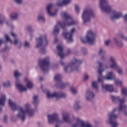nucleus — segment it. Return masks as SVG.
<instances>
[{
    "instance_id": "obj_36",
    "label": "nucleus",
    "mask_w": 127,
    "mask_h": 127,
    "mask_svg": "<svg viewBox=\"0 0 127 127\" xmlns=\"http://www.w3.org/2000/svg\"><path fill=\"white\" fill-rule=\"evenodd\" d=\"M10 81L8 80L6 82H3V86H4V87H9V86H10Z\"/></svg>"
},
{
    "instance_id": "obj_46",
    "label": "nucleus",
    "mask_w": 127,
    "mask_h": 127,
    "mask_svg": "<svg viewBox=\"0 0 127 127\" xmlns=\"http://www.w3.org/2000/svg\"><path fill=\"white\" fill-rule=\"evenodd\" d=\"M43 77H41L40 78H39V80L40 81H43Z\"/></svg>"
},
{
    "instance_id": "obj_31",
    "label": "nucleus",
    "mask_w": 127,
    "mask_h": 127,
    "mask_svg": "<svg viewBox=\"0 0 127 127\" xmlns=\"http://www.w3.org/2000/svg\"><path fill=\"white\" fill-rule=\"evenodd\" d=\"M115 84H116V85L117 86H123L124 82H123V81L121 80L120 79H116L115 80Z\"/></svg>"
},
{
    "instance_id": "obj_4",
    "label": "nucleus",
    "mask_w": 127,
    "mask_h": 127,
    "mask_svg": "<svg viewBox=\"0 0 127 127\" xmlns=\"http://www.w3.org/2000/svg\"><path fill=\"white\" fill-rule=\"evenodd\" d=\"M63 120L59 119V115L57 113L47 116L48 121L49 124L56 123V127H59L64 122L70 123V114L69 112L64 111L62 114Z\"/></svg>"
},
{
    "instance_id": "obj_18",
    "label": "nucleus",
    "mask_w": 127,
    "mask_h": 127,
    "mask_svg": "<svg viewBox=\"0 0 127 127\" xmlns=\"http://www.w3.org/2000/svg\"><path fill=\"white\" fill-rule=\"evenodd\" d=\"M62 79V76L59 74H57L54 77L55 81L59 82V86L61 87V89H64L65 87H67V86L69 85V83H63V82H61Z\"/></svg>"
},
{
    "instance_id": "obj_29",
    "label": "nucleus",
    "mask_w": 127,
    "mask_h": 127,
    "mask_svg": "<svg viewBox=\"0 0 127 127\" xmlns=\"http://www.w3.org/2000/svg\"><path fill=\"white\" fill-rule=\"evenodd\" d=\"M38 20L40 21H45V17L43 13H40L38 15Z\"/></svg>"
},
{
    "instance_id": "obj_14",
    "label": "nucleus",
    "mask_w": 127,
    "mask_h": 127,
    "mask_svg": "<svg viewBox=\"0 0 127 127\" xmlns=\"http://www.w3.org/2000/svg\"><path fill=\"white\" fill-rule=\"evenodd\" d=\"M0 24L1 25L5 24V25L8 26V27H14L12 24V20H7L5 17H4V15L1 13H0Z\"/></svg>"
},
{
    "instance_id": "obj_43",
    "label": "nucleus",
    "mask_w": 127,
    "mask_h": 127,
    "mask_svg": "<svg viewBox=\"0 0 127 127\" xmlns=\"http://www.w3.org/2000/svg\"><path fill=\"white\" fill-rule=\"evenodd\" d=\"M111 43V40H108L105 42V45H109V44Z\"/></svg>"
},
{
    "instance_id": "obj_12",
    "label": "nucleus",
    "mask_w": 127,
    "mask_h": 127,
    "mask_svg": "<svg viewBox=\"0 0 127 127\" xmlns=\"http://www.w3.org/2000/svg\"><path fill=\"white\" fill-rule=\"evenodd\" d=\"M39 65L40 66L44 72L48 71L50 68V65L49 64V57H47L44 60L39 61Z\"/></svg>"
},
{
    "instance_id": "obj_11",
    "label": "nucleus",
    "mask_w": 127,
    "mask_h": 127,
    "mask_svg": "<svg viewBox=\"0 0 127 127\" xmlns=\"http://www.w3.org/2000/svg\"><path fill=\"white\" fill-rule=\"evenodd\" d=\"M108 64L109 65L110 68L116 69L119 75H123L124 73L123 69L118 65V63H117L116 61V59H115L114 57H110L109 60L108 62Z\"/></svg>"
},
{
    "instance_id": "obj_16",
    "label": "nucleus",
    "mask_w": 127,
    "mask_h": 127,
    "mask_svg": "<svg viewBox=\"0 0 127 127\" xmlns=\"http://www.w3.org/2000/svg\"><path fill=\"white\" fill-rule=\"evenodd\" d=\"M11 35H12V37L14 38V41L10 39L9 36L7 34H5V39H6V41H8L10 42V43H13L15 45H20L21 43L18 39L16 38V35L14 32H11Z\"/></svg>"
},
{
    "instance_id": "obj_22",
    "label": "nucleus",
    "mask_w": 127,
    "mask_h": 127,
    "mask_svg": "<svg viewBox=\"0 0 127 127\" xmlns=\"http://www.w3.org/2000/svg\"><path fill=\"white\" fill-rule=\"evenodd\" d=\"M57 48L58 50V55H59L61 59H62L63 58H64V57H65L66 55L64 54V53H63V46L59 45L57 47Z\"/></svg>"
},
{
    "instance_id": "obj_23",
    "label": "nucleus",
    "mask_w": 127,
    "mask_h": 127,
    "mask_svg": "<svg viewBox=\"0 0 127 127\" xmlns=\"http://www.w3.org/2000/svg\"><path fill=\"white\" fill-rule=\"evenodd\" d=\"M95 98V94L91 90H88L86 94V99L88 101H92Z\"/></svg>"
},
{
    "instance_id": "obj_39",
    "label": "nucleus",
    "mask_w": 127,
    "mask_h": 127,
    "mask_svg": "<svg viewBox=\"0 0 127 127\" xmlns=\"http://www.w3.org/2000/svg\"><path fill=\"white\" fill-rule=\"evenodd\" d=\"M89 76L87 74H84L83 76V79L84 81H87V80H89Z\"/></svg>"
},
{
    "instance_id": "obj_26",
    "label": "nucleus",
    "mask_w": 127,
    "mask_h": 127,
    "mask_svg": "<svg viewBox=\"0 0 127 127\" xmlns=\"http://www.w3.org/2000/svg\"><path fill=\"white\" fill-rule=\"evenodd\" d=\"M25 81L27 83V87L29 88V89H31V88H33V83L32 81H30L28 78L26 77L25 78Z\"/></svg>"
},
{
    "instance_id": "obj_2",
    "label": "nucleus",
    "mask_w": 127,
    "mask_h": 127,
    "mask_svg": "<svg viewBox=\"0 0 127 127\" xmlns=\"http://www.w3.org/2000/svg\"><path fill=\"white\" fill-rule=\"evenodd\" d=\"M8 105L13 111L18 110V114L16 115L18 119H20L23 122L26 119V115H28V117H33L35 113L34 110L31 109V105L30 103H26L23 105L24 109L22 107H18L15 104V102L12 101L11 99H8Z\"/></svg>"
},
{
    "instance_id": "obj_3",
    "label": "nucleus",
    "mask_w": 127,
    "mask_h": 127,
    "mask_svg": "<svg viewBox=\"0 0 127 127\" xmlns=\"http://www.w3.org/2000/svg\"><path fill=\"white\" fill-rule=\"evenodd\" d=\"M61 15L62 17L64 18L65 21L64 22L61 21L57 22L53 31V34L55 35L58 34L60 32V27L64 29L66 26H71V25H76V24H78V21L74 20L68 13L63 12L61 13Z\"/></svg>"
},
{
    "instance_id": "obj_13",
    "label": "nucleus",
    "mask_w": 127,
    "mask_h": 127,
    "mask_svg": "<svg viewBox=\"0 0 127 127\" xmlns=\"http://www.w3.org/2000/svg\"><path fill=\"white\" fill-rule=\"evenodd\" d=\"M47 96L48 98H56L60 99V98H66L67 95L63 92H51L50 91H47Z\"/></svg>"
},
{
    "instance_id": "obj_15",
    "label": "nucleus",
    "mask_w": 127,
    "mask_h": 127,
    "mask_svg": "<svg viewBox=\"0 0 127 127\" xmlns=\"http://www.w3.org/2000/svg\"><path fill=\"white\" fill-rule=\"evenodd\" d=\"M74 32L75 28L71 29L69 33H67L66 31L63 32V36L66 40V42H72L73 38L72 37H73Z\"/></svg>"
},
{
    "instance_id": "obj_10",
    "label": "nucleus",
    "mask_w": 127,
    "mask_h": 127,
    "mask_svg": "<svg viewBox=\"0 0 127 127\" xmlns=\"http://www.w3.org/2000/svg\"><path fill=\"white\" fill-rule=\"evenodd\" d=\"M13 75L14 77L16 79L15 84L16 88H17L20 92H25V91L27 90V88L22 85V84L19 82V80H18V78H19V77H21V76H22V74H21V73H20L18 70H15Z\"/></svg>"
},
{
    "instance_id": "obj_6",
    "label": "nucleus",
    "mask_w": 127,
    "mask_h": 127,
    "mask_svg": "<svg viewBox=\"0 0 127 127\" xmlns=\"http://www.w3.org/2000/svg\"><path fill=\"white\" fill-rule=\"evenodd\" d=\"M36 48H40L41 47V50L40 51V54H45L47 52L45 48L48 45V40H47L46 35H42L36 38Z\"/></svg>"
},
{
    "instance_id": "obj_8",
    "label": "nucleus",
    "mask_w": 127,
    "mask_h": 127,
    "mask_svg": "<svg viewBox=\"0 0 127 127\" xmlns=\"http://www.w3.org/2000/svg\"><path fill=\"white\" fill-rule=\"evenodd\" d=\"M94 16H95V13H94L93 9L91 7L86 8L84 9L82 14V19L83 23L85 24V23L90 22L91 18L94 17Z\"/></svg>"
},
{
    "instance_id": "obj_33",
    "label": "nucleus",
    "mask_w": 127,
    "mask_h": 127,
    "mask_svg": "<svg viewBox=\"0 0 127 127\" xmlns=\"http://www.w3.org/2000/svg\"><path fill=\"white\" fill-rule=\"evenodd\" d=\"M122 94L125 96V97H127V88L124 87L122 90Z\"/></svg>"
},
{
    "instance_id": "obj_49",
    "label": "nucleus",
    "mask_w": 127,
    "mask_h": 127,
    "mask_svg": "<svg viewBox=\"0 0 127 127\" xmlns=\"http://www.w3.org/2000/svg\"><path fill=\"white\" fill-rule=\"evenodd\" d=\"M1 43H2V39H0V44H1Z\"/></svg>"
},
{
    "instance_id": "obj_28",
    "label": "nucleus",
    "mask_w": 127,
    "mask_h": 127,
    "mask_svg": "<svg viewBox=\"0 0 127 127\" xmlns=\"http://www.w3.org/2000/svg\"><path fill=\"white\" fill-rule=\"evenodd\" d=\"M98 53L101 56V59L102 61H104V60H105V56L104 55L105 53H106V51L102 49H100L98 51Z\"/></svg>"
},
{
    "instance_id": "obj_17",
    "label": "nucleus",
    "mask_w": 127,
    "mask_h": 127,
    "mask_svg": "<svg viewBox=\"0 0 127 127\" xmlns=\"http://www.w3.org/2000/svg\"><path fill=\"white\" fill-rule=\"evenodd\" d=\"M97 63L99 65L98 73L100 75V76H99L98 78V82H103V76H102V73L104 72L105 69H108L109 67L105 66L104 68H102V67H103V64H102V63L100 61H98Z\"/></svg>"
},
{
    "instance_id": "obj_7",
    "label": "nucleus",
    "mask_w": 127,
    "mask_h": 127,
    "mask_svg": "<svg viewBox=\"0 0 127 127\" xmlns=\"http://www.w3.org/2000/svg\"><path fill=\"white\" fill-rule=\"evenodd\" d=\"M81 63H82V61L73 59L70 63L64 66L65 72H67L68 73H70L72 71H76V72H78V67H79V65Z\"/></svg>"
},
{
    "instance_id": "obj_52",
    "label": "nucleus",
    "mask_w": 127,
    "mask_h": 127,
    "mask_svg": "<svg viewBox=\"0 0 127 127\" xmlns=\"http://www.w3.org/2000/svg\"><path fill=\"white\" fill-rule=\"evenodd\" d=\"M61 64H64V63H63V62H61Z\"/></svg>"
},
{
    "instance_id": "obj_35",
    "label": "nucleus",
    "mask_w": 127,
    "mask_h": 127,
    "mask_svg": "<svg viewBox=\"0 0 127 127\" xmlns=\"http://www.w3.org/2000/svg\"><path fill=\"white\" fill-rule=\"evenodd\" d=\"M33 101L34 105H36V104H38V96L34 95L33 97Z\"/></svg>"
},
{
    "instance_id": "obj_34",
    "label": "nucleus",
    "mask_w": 127,
    "mask_h": 127,
    "mask_svg": "<svg viewBox=\"0 0 127 127\" xmlns=\"http://www.w3.org/2000/svg\"><path fill=\"white\" fill-rule=\"evenodd\" d=\"M74 7H75V10L76 13H77V14L79 13V12H80V5L76 4L74 5Z\"/></svg>"
},
{
    "instance_id": "obj_41",
    "label": "nucleus",
    "mask_w": 127,
    "mask_h": 127,
    "mask_svg": "<svg viewBox=\"0 0 127 127\" xmlns=\"http://www.w3.org/2000/svg\"><path fill=\"white\" fill-rule=\"evenodd\" d=\"M24 46H25V47H29V46H30V44H29V42L28 41H25Z\"/></svg>"
},
{
    "instance_id": "obj_9",
    "label": "nucleus",
    "mask_w": 127,
    "mask_h": 127,
    "mask_svg": "<svg viewBox=\"0 0 127 127\" xmlns=\"http://www.w3.org/2000/svg\"><path fill=\"white\" fill-rule=\"evenodd\" d=\"M96 35L95 33L93 32L92 30H90L87 32V34L86 37L81 38L80 40L82 42L84 43H89V44H94L95 43V41Z\"/></svg>"
},
{
    "instance_id": "obj_25",
    "label": "nucleus",
    "mask_w": 127,
    "mask_h": 127,
    "mask_svg": "<svg viewBox=\"0 0 127 127\" xmlns=\"http://www.w3.org/2000/svg\"><path fill=\"white\" fill-rule=\"evenodd\" d=\"M6 100V96H5V95L4 94L1 95L0 98V105L4 106V104H5Z\"/></svg>"
},
{
    "instance_id": "obj_19",
    "label": "nucleus",
    "mask_w": 127,
    "mask_h": 127,
    "mask_svg": "<svg viewBox=\"0 0 127 127\" xmlns=\"http://www.w3.org/2000/svg\"><path fill=\"white\" fill-rule=\"evenodd\" d=\"M47 11L51 16H55L57 14L58 11L53 9V4L50 3L47 5Z\"/></svg>"
},
{
    "instance_id": "obj_32",
    "label": "nucleus",
    "mask_w": 127,
    "mask_h": 127,
    "mask_svg": "<svg viewBox=\"0 0 127 127\" xmlns=\"http://www.w3.org/2000/svg\"><path fill=\"white\" fill-rule=\"evenodd\" d=\"M92 86L96 90H98L99 88V84L97 81H93L92 83Z\"/></svg>"
},
{
    "instance_id": "obj_50",
    "label": "nucleus",
    "mask_w": 127,
    "mask_h": 127,
    "mask_svg": "<svg viewBox=\"0 0 127 127\" xmlns=\"http://www.w3.org/2000/svg\"><path fill=\"white\" fill-rule=\"evenodd\" d=\"M0 70H1V65H0Z\"/></svg>"
},
{
    "instance_id": "obj_47",
    "label": "nucleus",
    "mask_w": 127,
    "mask_h": 127,
    "mask_svg": "<svg viewBox=\"0 0 127 127\" xmlns=\"http://www.w3.org/2000/svg\"><path fill=\"white\" fill-rule=\"evenodd\" d=\"M7 119V116H5L4 117V121H6Z\"/></svg>"
},
{
    "instance_id": "obj_20",
    "label": "nucleus",
    "mask_w": 127,
    "mask_h": 127,
    "mask_svg": "<svg viewBox=\"0 0 127 127\" xmlns=\"http://www.w3.org/2000/svg\"><path fill=\"white\" fill-rule=\"evenodd\" d=\"M72 0H61L58 1L57 5L58 6H64L68 5L71 3Z\"/></svg>"
},
{
    "instance_id": "obj_24",
    "label": "nucleus",
    "mask_w": 127,
    "mask_h": 127,
    "mask_svg": "<svg viewBox=\"0 0 127 127\" xmlns=\"http://www.w3.org/2000/svg\"><path fill=\"white\" fill-rule=\"evenodd\" d=\"M116 76H115L114 72L112 71L108 72L106 76L104 77V79H105V80H114Z\"/></svg>"
},
{
    "instance_id": "obj_1",
    "label": "nucleus",
    "mask_w": 127,
    "mask_h": 127,
    "mask_svg": "<svg viewBox=\"0 0 127 127\" xmlns=\"http://www.w3.org/2000/svg\"><path fill=\"white\" fill-rule=\"evenodd\" d=\"M111 99L113 102L116 103L119 102L120 105L118 108H115L113 110L108 114V118L106 120L107 124L111 125L112 127H119V123L116 121V120L118 119V116L116 114V112H123L126 116H127V113L126 111L127 110V105L124 104L127 102V99L126 98H120V96H114V95L111 96Z\"/></svg>"
},
{
    "instance_id": "obj_42",
    "label": "nucleus",
    "mask_w": 127,
    "mask_h": 127,
    "mask_svg": "<svg viewBox=\"0 0 127 127\" xmlns=\"http://www.w3.org/2000/svg\"><path fill=\"white\" fill-rule=\"evenodd\" d=\"M114 41L117 43V44H118V45H120V43L119 42V38H114Z\"/></svg>"
},
{
    "instance_id": "obj_45",
    "label": "nucleus",
    "mask_w": 127,
    "mask_h": 127,
    "mask_svg": "<svg viewBox=\"0 0 127 127\" xmlns=\"http://www.w3.org/2000/svg\"><path fill=\"white\" fill-rule=\"evenodd\" d=\"M124 19L126 21H127V13L124 16Z\"/></svg>"
},
{
    "instance_id": "obj_40",
    "label": "nucleus",
    "mask_w": 127,
    "mask_h": 127,
    "mask_svg": "<svg viewBox=\"0 0 127 127\" xmlns=\"http://www.w3.org/2000/svg\"><path fill=\"white\" fill-rule=\"evenodd\" d=\"M15 2L18 4H21L23 2V0H14Z\"/></svg>"
},
{
    "instance_id": "obj_21",
    "label": "nucleus",
    "mask_w": 127,
    "mask_h": 127,
    "mask_svg": "<svg viewBox=\"0 0 127 127\" xmlns=\"http://www.w3.org/2000/svg\"><path fill=\"white\" fill-rule=\"evenodd\" d=\"M102 88L103 91H108V92L114 91V86L111 84H102Z\"/></svg>"
},
{
    "instance_id": "obj_44",
    "label": "nucleus",
    "mask_w": 127,
    "mask_h": 127,
    "mask_svg": "<svg viewBox=\"0 0 127 127\" xmlns=\"http://www.w3.org/2000/svg\"><path fill=\"white\" fill-rule=\"evenodd\" d=\"M120 37H121V38H122V39H124V40H126V41H127V38L125 37V36H124V35H121L120 36Z\"/></svg>"
},
{
    "instance_id": "obj_5",
    "label": "nucleus",
    "mask_w": 127,
    "mask_h": 127,
    "mask_svg": "<svg viewBox=\"0 0 127 127\" xmlns=\"http://www.w3.org/2000/svg\"><path fill=\"white\" fill-rule=\"evenodd\" d=\"M100 7L103 11L107 13H111L110 18L112 20L119 19L123 16L121 11L113 10L111 5L108 4V0H100Z\"/></svg>"
},
{
    "instance_id": "obj_48",
    "label": "nucleus",
    "mask_w": 127,
    "mask_h": 127,
    "mask_svg": "<svg viewBox=\"0 0 127 127\" xmlns=\"http://www.w3.org/2000/svg\"><path fill=\"white\" fill-rule=\"evenodd\" d=\"M58 39H55V41H54V43H56L58 41Z\"/></svg>"
},
{
    "instance_id": "obj_27",
    "label": "nucleus",
    "mask_w": 127,
    "mask_h": 127,
    "mask_svg": "<svg viewBox=\"0 0 127 127\" xmlns=\"http://www.w3.org/2000/svg\"><path fill=\"white\" fill-rule=\"evenodd\" d=\"M9 17H10L11 19H18V17H19V14L16 12H14L9 15Z\"/></svg>"
},
{
    "instance_id": "obj_51",
    "label": "nucleus",
    "mask_w": 127,
    "mask_h": 127,
    "mask_svg": "<svg viewBox=\"0 0 127 127\" xmlns=\"http://www.w3.org/2000/svg\"><path fill=\"white\" fill-rule=\"evenodd\" d=\"M1 111H2L1 108H0V112H1Z\"/></svg>"
},
{
    "instance_id": "obj_38",
    "label": "nucleus",
    "mask_w": 127,
    "mask_h": 127,
    "mask_svg": "<svg viewBox=\"0 0 127 127\" xmlns=\"http://www.w3.org/2000/svg\"><path fill=\"white\" fill-rule=\"evenodd\" d=\"M27 29L30 31V32H31V31H33V29L32 28V26L31 25H28L27 27Z\"/></svg>"
},
{
    "instance_id": "obj_37",
    "label": "nucleus",
    "mask_w": 127,
    "mask_h": 127,
    "mask_svg": "<svg viewBox=\"0 0 127 127\" xmlns=\"http://www.w3.org/2000/svg\"><path fill=\"white\" fill-rule=\"evenodd\" d=\"M70 91L72 94H77L78 93V91L74 88V87H70Z\"/></svg>"
},
{
    "instance_id": "obj_30",
    "label": "nucleus",
    "mask_w": 127,
    "mask_h": 127,
    "mask_svg": "<svg viewBox=\"0 0 127 127\" xmlns=\"http://www.w3.org/2000/svg\"><path fill=\"white\" fill-rule=\"evenodd\" d=\"M79 104H80V102L79 101L76 102L75 103L74 109L75 110V111H78V110H80V109H81V106H80Z\"/></svg>"
}]
</instances>
